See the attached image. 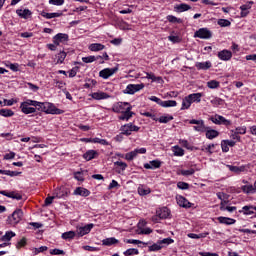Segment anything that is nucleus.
Wrapping results in <instances>:
<instances>
[{"instance_id":"5","label":"nucleus","mask_w":256,"mask_h":256,"mask_svg":"<svg viewBox=\"0 0 256 256\" xmlns=\"http://www.w3.org/2000/svg\"><path fill=\"white\" fill-rule=\"evenodd\" d=\"M139 129H141V127L133 125V123L124 124L120 127L122 135H126V137H129L133 131L137 133Z\"/></svg>"},{"instance_id":"46","label":"nucleus","mask_w":256,"mask_h":256,"mask_svg":"<svg viewBox=\"0 0 256 256\" xmlns=\"http://www.w3.org/2000/svg\"><path fill=\"white\" fill-rule=\"evenodd\" d=\"M211 105H213L214 107H219V105H223V103H225V100H223L222 98L219 97H214L211 101H210Z\"/></svg>"},{"instance_id":"35","label":"nucleus","mask_w":256,"mask_h":256,"mask_svg":"<svg viewBox=\"0 0 256 256\" xmlns=\"http://www.w3.org/2000/svg\"><path fill=\"white\" fill-rule=\"evenodd\" d=\"M16 233L13 232V231H7L5 233V235H3L2 237H0V241L2 242H6V243H9V241H11V238L12 237H16Z\"/></svg>"},{"instance_id":"9","label":"nucleus","mask_w":256,"mask_h":256,"mask_svg":"<svg viewBox=\"0 0 256 256\" xmlns=\"http://www.w3.org/2000/svg\"><path fill=\"white\" fill-rule=\"evenodd\" d=\"M194 37H197L198 39H211L213 33L207 28H200L194 33Z\"/></svg>"},{"instance_id":"29","label":"nucleus","mask_w":256,"mask_h":256,"mask_svg":"<svg viewBox=\"0 0 256 256\" xmlns=\"http://www.w3.org/2000/svg\"><path fill=\"white\" fill-rule=\"evenodd\" d=\"M239 213H243V215H255L254 206L246 205L241 210H239Z\"/></svg>"},{"instance_id":"56","label":"nucleus","mask_w":256,"mask_h":256,"mask_svg":"<svg viewBox=\"0 0 256 256\" xmlns=\"http://www.w3.org/2000/svg\"><path fill=\"white\" fill-rule=\"evenodd\" d=\"M207 87L209 89H219V81H217V80L208 81Z\"/></svg>"},{"instance_id":"30","label":"nucleus","mask_w":256,"mask_h":256,"mask_svg":"<svg viewBox=\"0 0 256 256\" xmlns=\"http://www.w3.org/2000/svg\"><path fill=\"white\" fill-rule=\"evenodd\" d=\"M201 97H203L202 93H193L188 95V99L193 103H201Z\"/></svg>"},{"instance_id":"15","label":"nucleus","mask_w":256,"mask_h":256,"mask_svg":"<svg viewBox=\"0 0 256 256\" xmlns=\"http://www.w3.org/2000/svg\"><path fill=\"white\" fill-rule=\"evenodd\" d=\"M0 195H4V197H9V199H16V201H21V199H23V195L15 191L7 192L5 190H0Z\"/></svg>"},{"instance_id":"41","label":"nucleus","mask_w":256,"mask_h":256,"mask_svg":"<svg viewBox=\"0 0 256 256\" xmlns=\"http://www.w3.org/2000/svg\"><path fill=\"white\" fill-rule=\"evenodd\" d=\"M191 105H192V102L189 99V96L184 97L182 100L181 111H185V109H189L191 107Z\"/></svg>"},{"instance_id":"34","label":"nucleus","mask_w":256,"mask_h":256,"mask_svg":"<svg viewBox=\"0 0 256 256\" xmlns=\"http://www.w3.org/2000/svg\"><path fill=\"white\" fill-rule=\"evenodd\" d=\"M67 58V53L65 51H60L58 54H56V65H63L65 62V59Z\"/></svg>"},{"instance_id":"64","label":"nucleus","mask_w":256,"mask_h":256,"mask_svg":"<svg viewBox=\"0 0 256 256\" xmlns=\"http://www.w3.org/2000/svg\"><path fill=\"white\" fill-rule=\"evenodd\" d=\"M177 187H178V189H181L182 191H186L187 189H189V183H187V182H178Z\"/></svg>"},{"instance_id":"12","label":"nucleus","mask_w":256,"mask_h":256,"mask_svg":"<svg viewBox=\"0 0 256 256\" xmlns=\"http://www.w3.org/2000/svg\"><path fill=\"white\" fill-rule=\"evenodd\" d=\"M176 201L179 207H183V209H191V207H193V204L182 195H177Z\"/></svg>"},{"instance_id":"60","label":"nucleus","mask_w":256,"mask_h":256,"mask_svg":"<svg viewBox=\"0 0 256 256\" xmlns=\"http://www.w3.org/2000/svg\"><path fill=\"white\" fill-rule=\"evenodd\" d=\"M135 157H137L135 150L125 154L126 161H133V159H135Z\"/></svg>"},{"instance_id":"53","label":"nucleus","mask_w":256,"mask_h":256,"mask_svg":"<svg viewBox=\"0 0 256 256\" xmlns=\"http://www.w3.org/2000/svg\"><path fill=\"white\" fill-rule=\"evenodd\" d=\"M97 85V80L95 79H89L88 82L84 84L85 89H93Z\"/></svg>"},{"instance_id":"27","label":"nucleus","mask_w":256,"mask_h":256,"mask_svg":"<svg viewBox=\"0 0 256 256\" xmlns=\"http://www.w3.org/2000/svg\"><path fill=\"white\" fill-rule=\"evenodd\" d=\"M53 196L55 199H63V197H67V191H65V188H56Z\"/></svg>"},{"instance_id":"10","label":"nucleus","mask_w":256,"mask_h":256,"mask_svg":"<svg viewBox=\"0 0 256 256\" xmlns=\"http://www.w3.org/2000/svg\"><path fill=\"white\" fill-rule=\"evenodd\" d=\"M119 71V67L105 68L99 72V77L102 79H109V77L115 75Z\"/></svg>"},{"instance_id":"7","label":"nucleus","mask_w":256,"mask_h":256,"mask_svg":"<svg viewBox=\"0 0 256 256\" xmlns=\"http://www.w3.org/2000/svg\"><path fill=\"white\" fill-rule=\"evenodd\" d=\"M141 89H145V84H128L126 89L123 90V93H125V95H135V93L141 91Z\"/></svg>"},{"instance_id":"59","label":"nucleus","mask_w":256,"mask_h":256,"mask_svg":"<svg viewBox=\"0 0 256 256\" xmlns=\"http://www.w3.org/2000/svg\"><path fill=\"white\" fill-rule=\"evenodd\" d=\"M79 69H80L79 66L73 67V68L68 72V74H69L68 77H70V78L76 77V76H77V73H79Z\"/></svg>"},{"instance_id":"20","label":"nucleus","mask_w":256,"mask_h":256,"mask_svg":"<svg viewBox=\"0 0 256 256\" xmlns=\"http://www.w3.org/2000/svg\"><path fill=\"white\" fill-rule=\"evenodd\" d=\"M196 69L198 71H207L208 69H211L213 67V64H211V61H206V62H197L195 64Z\"/></svg>"},{"instance_id":"38","label":"nucleus","mask_w":256,"mask_h":256,"mask_svg":"<svg viewBox=\"0 0 256 256\" xmlns=\"http://www.w3.org/2000/svg\"><path fill=\"white\" fill-rule=\"evenodd\" d=\"M89 49H90V51H94V52L103 51V49H105V45H103L101 43H92L89 46Z\"/></svg>"},{"instance_id":"23","label":"nucleus","mask_w":256,"mask_h":256,"mask_svg":"<svg viewBox=\"0 0 256 256\" xmlns=\"http://www.w3.org/2000/svg\"><path fill=\"white\" fill-rule=\"evenodd\" d=\"M111 96L107 92H94L92 93V99L101 101L103 99H109Z\"/></svg>"},{"instance_id":"47","label":"nucleus","mask_w":256,"mask_h":256,"mask_svg":"<svg viewBox=\"0 0 256 256\" xmlns=\"http://www.w3.org/2000/svg\"><path fill=\"white\" fill-rule=\"evenodd\" d=\"M173 149L175 157H183V155H185V150H183V148L176 145Z\"/></svg>"},{"instance_id":"43","label":"nucleus","mask_w":256,"mask_h":256,"mask_svg":"<svg viewBox=\"0 0 256 256\" xmlns=\"http://www.w3.org/2000/svg\"><path fill=\"white\" fill-rule=\"evenodd\" d=\"M207 235H209V233H200V234L189 233L187 237H189V239H205Z\"/></svg>"},{"instance_id":"62","label":"nucleus","mask_w":256,"mask_h":256,"mask_svg":"<svg viewBox=\"0 0 256 256\" xmlns=\"http://www.w3.org/2000/svg\"><path fill=\"white\" fill-rule=\"evenodd\" d=\"M149 193H151V189L147 188H143V187H138V194L141 195L142 197L145 195H149Z\"/></svg>"},{"instance_id":"42","label":"nucleus","mask_w":256,"mask_h":256,"mask_svg":"<svg viewBox=\"0 0 256 256\" xmlns=\"http://www.w3.org/2000/svg\"><path fill=\"white\" fill-rule=\"evenodd\" d=\"M227 167L229 168V171H231L232 173H236V175H239V173H243V171H245L244 167L233 166V165H227Z\"/></svg>"},{"instance_id":"26","label":"nucleus","mask_w":256,"mask_h":256,"mask_svg":"<svg viewBox=\"0 0 256 256\" xmlns=\"http://www.w3.org/2000/svg\"><path fill=\"white\" fill-rule=\"evenodd\" d=\"M156 213H157V217H159V219H168L169 216L171 215V212L169 211V208H167V207H163Z\"/></svg>"},{"instance_id":"55","label":"nucleus","mask_w":256,"mask_h":256,"mask_svg":"<svg viewBox=\"0 0 256 256\" xmlns=\"http://www.w3.org/2000/svg\"><path fill=\"white\" fill-rule=\"evenodd\" d=\"M27 246V238L23 237L16 243V249H23Z\"/></svg>"},{"instance_id":"13","label":"nucleus","mask_w":256,"mask_h":256,"mask_svg":"<svg viewBox=\"0 0 256 256\" xmlns=\"http://www.w3.org/2000/svg\"><path fill=\"white\" fill-rule=\"evenodd\" d=\"M16 15H18V17L20 19H31V17H33V12L31 10H29V8H25V9H17L16 10Z\"/></svg>"},{"instance_id":"1","label":"nucleus","mask_w":256,"mask_h":256,"mask_svg":"<svg viewBox=\"0 0 256 256\" xmlns=\"http://www.w3.org/2000/svg\"><path fill=\"white\" fill-rule=\"evenodd\" d=\"M20 111L24 115H31L33 113H36V109L33 106V100L26 99L25 101L20 103Z\"/></svg>"},{"instance_id":"17","label":"nucleus","mask_w":256,"mask_h":256,"mask_svg":"<svg viewBox=\"0 0 256 256\" xmlns=\"http://www.w3.org/2000/svg\"><path fill=\"white\" fill-rule=\"evenodd\" d=\"M232 57L233 53L230 50L224 49L218 52V59H220L221 61H231Z\"/></svg>"},{"instance_id":"3","label":"nucleus","mask_w":256,"mask_h":256,"mask_svg":"<svg viewBox=\"0 0 256 256\" xmlns=\"http://www.w3.org/2000/svg\"><path fill=\"white\" fill-rule=\"evenodd\" d=\"M210 121H212L214 125H224V127H231V125H233L231 120H227V118L219 114H215L214 116L210 117Z\"/></svg>"},{"instance_id":"57","label":"nucleus","mask_w":256,"mask_h":256,"mask_svg":"<svg viewBox=\"0 0 256 256\" xmlns=\"http://www.w3.org/2000/svg\"><path fill=\"white\" fill-rule=\"evenodd\" d=\"M255 2L248 1L246 4L240 6V11H249L253 7Z\"/></svg>"},{"instance_id":"54","label":"nucleus","mask_w":256,"mask_h":256,"mask_svg":"<svg viewBox=\"0 0 256 256\" xmlns=\"http://www.w3.org/2000/svg\"><path fill=\"white\" fill-rule=\"evenodd\" d=\"M217 24L220 27H231V21L227 19H218Z\"/></svg>"},{"instance_id":"4","label":"nucleus","mask_w":256,"mask_h":256,"mask_svg":"<svg viewBox=\"0 0 256 256\" xmlns=\"http://www.w3.org/2000/svg\"><path fill=\"white\" fill-rule=\"evenodd\" d=\"M44 113H46V115H63L65 111L56 108L53 103L45 102Z\"/></svg>"},{"instance_id":"19","label":"nucleus","mask_w":256,"mask_h":256,"mask_svg":"<svg viewBox=\"0 0 256 256\" xmlns=\"http://www.w3.org/2000/svg\"><path fill=\"white\" fill-rule=\"evenodd\" d=\"M161 165H163V162H161L159 159H156L150 161L149 163H145L144 169H160Z\"/></svg>"},{"instance_id":"16","label":"nucleus","mask_w":256,"mask_h":256,"mask_svg":"<svg viewBox=\"0 0 256 256\" xmlns=\"http://www.w3.org/2000/svg\"><path fill=\"white\" fill-rule=\"evenodd\" d=\"M82 157L85 161H93V159H97L99 157V152L97 150H87Z\"/></svg>"},{"instance_id":"45","label":"nucleus","mask_w":256,"mask_h":256,"mask_svg":"<svg viewBox=\"0 0 256 256\" xmlns=\"http://www.w3.org/2000/svg\"><path fill=\"white\" fill-rule=\"evenodd\" d=\"M162 107L169 108V107H177V101L175 100H162Z\"/></svg>"},{"instance_id":"32","label":"nucleus","mask_w":256,"mask_h":256,"mask_svg":"<svg viewBox=\"0 0 256 256\" xmlns=\"http://www.w3.org/2000/svg\"><path fill=\"white\" fill-rule=\"evenodd\" d=\"M117 243H119V240L115 237H110L102 240V245L106 247H111V245H117Z\"/></svg>"},{"instance_id":"18","label":"nucleus","mask_w":256,"mask_h":256,"mask_svg":"<svg viewBox=\"0 0 256 256\" xmlns=\"http://www.w3.org/2000/svg\"><path fill=\"white\" fill-rule=\"evenodd\" d=\"M131 109H133V106H128L125 112H121L119 116L120 121H129L135 115V113L131 112Z\"/></svg>"},{"instance_id":"14","label":"nucleus","mask_w":256,"mask_h":256,"mask_svg":"<svg viewBox=\"0 0 256 256\" xmlns=\"http://www.w3.org/2000/svg\"><path fill=\"white\" fill-rule=\"evenodd\" d=\"M67 41H69V34L58 33L53 37L55 45H61V43H67Z\"/></svg>"},{"instance_id":"40","label":"nucleus","mask_w":256,"mask_h":256,"mask_svg":"<svg viewBox=\"0 0 256 256\" xmlns=\"http://www.w3.org/2000/svg\"><path fill=\"white\" fill-rule=\"evenodd\" d=\"M175 9L178 13H183L185 11H189V9H191V6L186 3H182L180 5L175 6Z\"/></svg>"},{"instance_id":"24","label":"nucleus","mask_w":256,"mask_h":256,"mask_svg":"<svg viewBox=\"0 0 256 256\" xmlns=\"http://www.w3.org/2000/svg\"><path fill=\"white\" fill-rule=\"evenodd\" d=\"M40 15L41 17H44V19H55L57 17H61L63 15V12L48 13V12L42 11Z\"/></svg>"},{"instance_id":"25","label":"nucleus","mask_w":256,"mask_h":256,"mask_svg":"<svg viewBox=\"0 0 256 256\" xmlns=\"http://www.w3.org/2000/svg\"><path fill=\"white\" fill-rule=\"evenodd\" d=\"M204 133H206V139L210 140L216 139V137L219 135V131L211 129V127H208V129H206Z\"/></svg>"},{"instance_id":"6","label":"nucleus","mask_w":256,"mask_h":256,"mask_svg":"<svg viewBox=\"0 0 256 256\" xmlns=\"http://www.w3.org/2000/svg\"><path fill=\"white\" fill-rule=\"evenodd\" d=\"M95 227V224L90 223L85 226H77L76 227V235L77 237H85V235H89L91 233V229Z\"/></svg>"},{"instance_id":"49","label":"nucleus","mask_w":256,"mask_h":256,"mask_svg":"<svg viewBox=\"0 0 256 256\" xmlns=\"http://www.w3.org/2000/svg\"><path fill=\"white\" fill-rule=\"evenodd\" d=\"M123 255L125 256L139 255V250L137 248H130L124 251Z\"/></svg>"},{"instance_id":"63","label":"nucleus","mask_w":256,"mask_h":256,"mask_svg":"<svg viewBox=\"0 0 256 256\" xmlns=\"http://www.w3.org/2000/svg\"><path fill=\"white\" fill-rule=\"evenodd\" d=\"M168 40H170L171 43H181V41H182V39L179 36H175L173 34L168 36Z\"/></svg>"},{"instance_id":"31","label":"nucleus","mask_w":256,"mask_h":256,"mask_svg":"<svg viewBox=\"0 0 256 256\" xmlns=\"http://www.w3.org/2000/svg\"><path fill=\"white\" fill-rule=\"evenodd\" d=\"M32 105H33L34 109H36V112L40 111L42 113H45V102H39L36 100H32Z\"/></svg>"},{"instance_id":"39","label":"nucleus","mask_w":256,"mask_h":256,"mask_svg":"<svg viewBox=\"0 0 256 256\" xmlns=\"http://www.w3.org/2000/svg\"><path fill=\"white\" fill-rule=\"evenodd\" d=\"M0 115L1 117H13V115H15V112L8 108H2L0 109Z\"/></svg>"},{"instance_id":"28","label":"nucleus","mask_w":256,"mask_h":256,"mask_svg":"<svg viewBox=\"0 0 256 256\" xmlns=\"http://www.w3.org/2000/svg\"><path fill=\"white\" fill-rule=\"evenodd\" d=\"M114 166L116 167V173H123V171H125V169H127L128 165L127 163L123 162V161H116L114 162Z\"/></svg>"},{"instance_id":"21","label":"nucleus","mask_w":256,"mask_h":256,"mask_svg":"<svg viewBox=\"0 0 256 256\" xmlns=\"http://www.w3.org/2000/svg\"><path fill=\"white\" fill-rule=\"evenodd\" d=\"M73 195H79L80 197H89V195H91V191L84 187H77L74 190Z\"/></svg>"},{"instance_id":"11","label":"nucleus","mask_w":256,"mask_h":256,"mask_svg":"<svg viewBox=\"0 0 256 256\" xmlns=\"http://www.w3.org/2000/svg\"><path fill=\"white\" fill-rule=\"evenodd\" d=\"M127 107H131L129 102H118L113 105L112 111L113 113H123L127 111Z\"/></svg>"},{"instance_id":"2","label":"nucleus","mask_w":256,"mask_h":256,"mask_svg":"<svg viewBox=\"0 0 256 256\" xmlns=\"http://www.w3.org/2000/svg\"><path fill=\"white\" fill-rule=\"evenodd\" d=\"M23 219V210L16 209L11 216H8V225H17Z\"/></svg>"},{"instance_id":"51","label":"nucleus","mask_w":256,"mask_h":256,"mask_svg":"<svg viewBox=\"0 0 256 256\" xmlns=\"http://www.w3.org/2000/svg\"><path fill=\"white\" fill-rule=\"evenodd\" d=\"M230 139H232V141L241 143V136H239V134L235 132V130H230Z\"/></svg>"},{"instance_id":"33","label":"nucleus","mask_w":256,"mask_h":256,"mask_svg":"<svg viewBox=\"0 0 256 256\" xmlns=\"http://www.w3.org/2000/svg\"><path fill=\"white\" fill-rule=\"evenodd\" d=\"M241 191L246 195H255V189L252 184L241 186Z\"/></svg>"},{"instance_id":"58","label":"nucleus","mask_w":256,"mask_h":256,"mask_svg":"<svg viewBox=\"0 0 256 256\" xmlns=\"http://www.w3.org/2000/svg\"><path fill=\"white\" fill-rule=\"evenodd\" d=\"M158 242L160 246L163 247V245H171L172 243H175V240H173V238H164Z\"/></svg>"},{"instance_id":"61","label":"nucleus","mask_w":256,"mask_h":256,"mask_svg":"<svg viewBox=\"0 0 256 256\" xmlns=\"http://www.w3.org/2000/svg\"><path fill=\"white\" fill-rule=\"evenodd\" d=\"M162 247L163 246H161V244L158 241L157 243H154L153 245L149 246L148 250L149 251H161Z\"/></svg>"},{"instance_id":"37","label":"nucleus","mask_w":256,"mask_h":256,"mask_svg":"<svg viewBox=\"0 0 256 256\" xmlns=\"http://www.w3.org/2000/svg\"><path fill=\"white\" fill-rule=\"evenodd\" d=\"M75 237H77V232L75 231H68V232L62 233V239H64L65 241L75 239Z\"/></svg>"},{"instance_id":"52","label":"nucleus","mask_w":256,"mask_h":256,"mask_svg":"<svg viewBox=\"0 0 256 256\" xmlns=\"http://www.w3.org/2000/svg\"><path fill=\"white\" fill-rule=\"evenodd\" d=\"M180 175L183 177H189L191 175H195V169L190 168L188 170H180Z\"/></svg>"},{"instance_id":"36","label":"nucleus","mask_w":256,"mask_h":256,"mask_svg":"<svg viewBox=\"0 0 256 256\" xmlns=\"http://www.w3.org/2000/svg\"><path fill=\"white\" fill-rule=\"evenodd\" d=\"M5 67H7L8 69H10V70L13 71L14 73H17V72L21 71V68H20L19 63L7 62V63H5Z\"/></svg>"},{"instance_id":"8","label":"nucleus","mask_w":256,"mask_h":256,"mask_svg":"<svg viewBox=\"0 0 256 256\" xmlns=\"http://www.w3.org/2000/svg\"><path fill=\"white\" fill-rule=\"evenodd\" d=\"M190 125H196L193 126L194 131H197L198 133H205L206 129H209V127L205 126L204 120H189Z\"/></svg>"},{"instance_id":"50","label":"nucleus","mask_w":256,"mask_h":256,"mask_svg":"<svg viewBox=\"0 0 256 256\" xmlns=\"http://www.w3.org/2000/svg\"><path fill=\"white\" fill-rule=\"evenodd\" d=\"M166 19L167 21H169V23H178V24L183 23V20L181 18H177L176 16H173V15H168Z\"/></svg>"},{"instance_id":"48","label":"nucleus","mask_w":256,"mask_h":256,"mask_svg":"<svg viewBox=\"0 0 256 256\" xmlns=\"http://www.w3.org/2000/svg\"><path fill=\"white\" fill-rule=\"evenodd\" d=\"M157 121H159V123H169V121H173V116L169 114L165 116H160L159 118H157Z\"/></svg>"},{"instance_id":"22","label":"nucleus","mask_w":256,"mask_h":256,"mask_svg":"<svg viewBox=\"0 0 256 256\" xmlns=\"http://www.w3.org/2000/svg\"><path fill=\"white\" fill-rule=\"evenodd\" d=\"M217 220L222 225H235V223H237V220L225 216H220L217 218Z\"/></svg>"},{"instance_id":"44","label":"nucleus","mask_w":256,"mask_h":256,"mask_svg":"<svg viewBox=\"0 0 256 256\" xmlns=\"http://www.w3.org/2000/svg\"><path fill=\"white\" fill-rule=\"evenodd\" d=\"M101 59V56H87L83 57L82 61L83 63H93L94 61H99Z\"/></svg>"}]
</instances>
